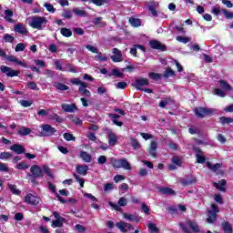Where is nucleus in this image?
I'll return each instance as SVG.
<instances>
[{
	"mask_svg": "<svg viewBox=\"0 0 233 233\" xmlns=\"http://www.w3.org/2000/svg\"><path fill=\"white\" fill-rule=\"evenodd\" d=\"M30 172L28 173L27 176L31 179V183L36 187V185H39V182H37L36 177L43 179L44 174H43V169L41 167L37 165H34L30 168Z\"/></svg>",
	"mask_w": 233,
	"mask_h": 233,
	"instance_id": "obj_1",
	"label": "nucleus"
},
{
	"mask_svg": "<svg viewBox=\"0 0 233 233\" xmlns=\"http://www.w3.org/2000/svg\"><path fill=\"white\" fill-rule=\"evenodd\" d=\"M109 165L114 168H124V170H132V166L127 158L116 159V157H111L109 159Z\"/></svg>",
	"mask_w": 233,
	"mask_h": 233,
	"instance_id": "obj_2",
	"label": "nucleus"
},
{
	"mask_svg": "<svg viewBox=\"0 0 233 233\" xmlns=\"http://www.w3.org/2000/svg\"><path fill=\"white\" fill-rule=\"evenodd\" d=\"M46 23H48V20L45 16H32L30 26L36 30H43L46 26Z\"/></svg>",
	"mask_w": 233,
	"mask_h": 233,
	"instance_id": "obj_3",
	"label": "nucleus"
},
{
	"mask_svg": "<svg viewBox=\"0 0 233 233\" xmlns=\"http://www.w3.org/2000/svg\"><path fill=\"white\" fill-rule=\"evenodd\" d=\"M41 132H39V137H52L56 136L57 129L56 127H51L49 124H44L41 126Z\"/></svg>",
	"mask_w": 233,
	"mask_h": 233,
	"instance_id": "obj_4",
	"label": "nucleus"
},
{
	"mask_svg": "<svg viewBox=\"0 0 233 233\" xmlns=\"http://www.w3.org/2000/svg\"><path fill=\"white\" fill-rule=\"evenodd\" d=\"M194 113H195V116H197V117H200V119H203V117L212 116V114H214V109L199 106V107H195Z\"/></svg>",
	"mask_w": 233,
	"mask_h": 233,
	"instance_id": "obj_5",
	"label": "nucleus"
},
{
	"mask_svg": "<svg viewBox=\"0 0 233 233\" xmlns=\"http://www.w3.org/2000/svg\"><path fill=\"white\" fill-rule=\"evenodd\" d=\"M218 214H219V208L218 205L211 204V209L208 210V223H214L218 219Z\"/></svg>",
	"mask_w": 233,
	"mask_h": 233,
	"instance_id": "obj_6",
	"label": "nucleus"
},
{
	"mask_svg": "<svg viewBox=\"0 0 233 233\" xmlns=\"http://www.w3.org/2000/svg\"><path fill=\"white\" fill-rule=\"evenodd\" d=\"M0 70L2 74H5L7 77H17L19 74H21V71L19 70H14L6 66H2L0 67Z\"/></svg>",
	"mask_w": 233,
	"mask_h": 233,
	"instance_id": "obj_7",
	"label": "nucleus"
},
{
	"mask_svg": "<svg viewBox=\"0 0 233 233\" xmlns=\"http://www.w3.org/2000/svg\"><path fill=\"white\" fill-rule=\"evenodd\" d=\"M53 216L54 218H56V219L52 221L54 227L61 228V227H63V224L66 223V218L61 217V215H59V212L54 211Z\"/></svg>",
	"mask_w": 233,
	"mask_h": 233,
	"instance_id": "obj_8",
	"label": "nucleus"
},
{
	"mask_svg": "<svg viewBox=\"0 0 233 233\" xmlns=\"http://www.w3.org/2000/svg\"><path fill=\"white\" fill-rule=\"evenodd\" d=\"M39 201L40 198L37 196L32 195V193H29L25 197V203H26V205L37 207V205H39Z\"/></svg>",
	"mask_w": 233,
	"mask_h": 233,
	"instance_id": "obj_9",
	"label": "nucleus"
},
{
	"mask_svg": "<svg viewBox=\"0 0 233 233\" xmlns=\"http://www.w3.org/2000/svg\"><path fill=\"white\" fill-rule=\"evenodd\" d=\"M150 85V81L148 78H138L135 81L134 86L137 90H143L144 86H148Z\"/></svg>",
	"mask_w": 233,
	"mask_h": 233,
	"instance_id": "obj_10",
	"label": "nucleus"
},
{
	"mask_svg": "<svg viewBox=\"0 0 233 233\" xmlns=\"http://www.w3.org/2000/svg\"><path fill=\"white\" fill-rule=\"evenodd\" d=\"M149 46L150 48H153V50H160V52H167V46L161 44L157 40L149 41Z\"/></svg>",
	"mask_w": 233,
	"mask_h": 233,
	"instance_id": "obj_11",
	"label": "nucleus"
},
{
	"mask_svg": "<svg viewBox=\"0 0 233 233\" xmlns=\"http://www.w3.org/2000/svg\"><path fill=\"white\" fill-rule=\"evenodd\" d=\"M113 54L115 56H111V59L114 63H121L123 61V53H121V50L117 48H113Z\"/></svg>",
	"mask_w": 233,
	"mask_h": 233,
	"instance_id": "obj_12",
	"label": "nucleus"
},
{
	"mask_svg": "<svg viewBox=\"0 0 233 233\" xmlns=\"http://www.w3.org/2000/svg\"><path fill=\"white\" fill-rule=\"evenodd\" d=\"M213 187L217 188V190H219V192H227V180L226 179H221L218 182H213L212 183Z\"/></svg>",
	"mask_w": 233,
	"mask_h": 233,
	"instance_id": "obj_13",
	"label": "nucleus"
},
{
	"mask_svg": "<svg viewBox=\"0 0 233 233\" xmlns=\"http://www.w3.org/2000/svg\"><path fill=\"white\" fill-rule=\"evenodd\" d=\"M61 108L63 112H67L70 114L73 112H77V106L76 104H62Z\"/></svg>",
	"mask_w": 233,
	"mask_h": 233,
	"instance_id": "obj_14",
	"label": "nucleus"
},
{
	"mask_svg": "<svg viewBox=\"0 0 233 233\" xmlns=\"http://www.w3.org/2000/svg\"><path fill=\"white\" fill-rule=\"evenodd\" d=\"M147 152L151 157H157V142L151 141Z\"/></svg>",
	"mask_w": 233,
	"mask_h": 233,
	"instance_id": "obj_15",
	"label": "nucleus"
},
{
	"mask_svg": "<svg viewBox=\"0 0 233 233\" xmlns=\"http://www.w3.org/2000/svg\"><path fill=\"white\" fill-rule=\"evenodd\" d=\"M14 28L15 32H17V34H21L22 35H26V34H28V29H26V26L22 23L15 25Z\"/></svg>",
	"mask_w": 233,
	"mask_h": 233,
	"instance_id": "obj_16",
	"label": "nucleus"
},
{
	"mask_svg": "<svg viewBox=\"0 0 233 233\" xmlns=\"http://www.w3.org/2000/svg\"><path fill=\"white\" fill-rule=\"evenodd\" d=\"M107 141L109 147H116L117 145V136L114 132L107 133Z\"/></svg>",
	"mask_w": 233,
	"mask_h": 233,
	"instance_id": "obj_17",
	"label": "nucleus"
},
{
	"mask_svg": "<svg viewBox=\"0 0 233 233\" xmlns=\"http://www.w3.org/2000/svg\"><path fill=\"white\" fill-rule=\"evenodd\" d=\"M10 150H12L13 152H15V154H25V147H23V145L21 144H14L10 147Z\"/></svg>",
	"mask_w": 233,
	"mask_h": 233,
	"instance_id": "obj_18",
	"label": "nucleus"
},
{
	"mask_svg": "<svg viewBox=\"0 0 233 233\" xmlns=\"http://www.w3.org/2000/svg\"><path fill=\"white\" fill-rule=\"evenodd\" d=\"M88 88V84H83L82 86H79L78 92L81 94V96H85L86 97H90L92 96V93H90V90L86 89Z\"/></svg>",
	"mask_w": 233,
	"mask_h": 233,
	"instance_id": "obj_19",
	"label": "nucleus"
},
{
	"mask_svg": "<svg viewBox=\"0 0 233 233\" xmlns=\"http://www.w3.org/2000/svg\"><path fill=\"white\" fill-rule=\"evenodd\" d=\"M123 216H124V218L127 219L128 221H134L135 223H139L141 221V217H139V215L124 213Z\"/></svg>",
	"mask_w": 233,
	"mask_h": 233,
	"instance_id": "obj_20",
	"label": "nucleus"
},
{
	"mask_svg": "<svg viewBox=\"0 0 233 233\" xmlns=\"http://www.w3.org/2000/svg\"><path fill=\"white\" fill-rule=\"evenodd\" d=\"M12 17H14V11L10 9H6L5 11V16H4L5 21L11 24L15 23V21Z\"/></svg>",
	"mask_w": 233,
	"mask_h": 233,
	"instance_id": "obj_21",
	"label": "nucleus"
},
{
	"mask_svg": "<svg viewBox=\"0 0 233 233\" xmlns=\"http://www.w3.org/2000/svg\"><path fill=\"white\" fill-rule=\"evenodd\" d=\"M76 172L80 176H86L88 174V166L87 165L76 166Z\"/></svg>",
	"mask_w": 233,
	"mask_h": 233,
	"instance_id": "obj_22",
	"label": "nucleus"
},
{
	"mask_svg": "<svg viewBox=\"0 0 233 233\" xmlns=\"http://www.w3.org/2000/svg\"><path fill=\"white\" fill-rule=\"evenodd\" d=\"M108 117L112 119L114 125H116V127H123V122L117 120L119 117H121L120 115L110 113Z\"/></svg>",
	"mask_w": 233,
	"mask_h": 233,
	"instance_id": "obj_23",
	"label": "nucleus"
},
{
	"mask_svg": "<svg viewBox=\"0 0 233 233\" xmlns=\"http://www.w3.org/2000/svg\"><path fill=\"white\" fill-rule=\"evenodd\" d=\"M218 83L222 90H225L226 92H230V90H232V86H230L228 81L220 79L218 80Z\"/></svg>",
	"mask_w": 233,
	"mask_h": 233,
	"instance_id": "obj_24",
	"label": "nucleus"
},
{
	"mask_svg": "<svg viewBox=\"0 0 233 233\" xmlns=\"http://www.w3.org/2000/svg\"><path fill=\"white\" fill-rule=\"evenodd\" d=\"M7 61H10L11 63H16V65H19L20 66H23V68H26V64H25L23 61L17 59V57L14 56H9L6 57Z\"/></svg>",
	"mask_w": 233,
	"mask_h": 233,
	"instance_id": "obj_25",
	"label": "nucleus"
},
{
	"mask_svg": "<svg viewBox=\"0 0 233 233\" xmlns=\"http://www.w3.org/2000/svg\"><path fill=\"white\" fill-rule=\"evenodd\" d=\"M80 157L85 163L92 162V155L88 154L86 151H80Z\"/></svg>",
	"mask_w": 233,
	"mask_h": 233,
	"instance_id": "obj_26",
	"label": "nucleus"
},
{
	"mask_svg": "<svg viewBox=\"0 0 233 233\" xmlns=\"http://www.w3.org/2000/svg\"><path fill=\"white\" fill-rule=\"evenodd\" d=\"M221 227L224 233H233L232 225L228 221H223Z\"/></svg>",
	"mask_w": 233,
	"mask_h": 233,
	"instance_id": "obj_27",
	"label": "nucleus"
},
{
	"mask_svg": "<svg viewBox=\"0 0 233 233\" xmlns=\"http://www.w3.org/2000/svg\"><path fill=\"white\" fill-rule=\"evenodd\" d=\"M158 191L164 196H174L176 195V191L170 187H160Z\"/></svg>",
	"mask_w": 233,
	"mask_h": 233,
	"instance_id": "obj_28",
	"label": "nucleus"
},
{
	"mask_svg": "<svg viewBox=\"0 0 233 233\" xmlns=\"http://www.w3.org/2000/svg\"><path fill=\"white\" fill-rule=\"evenodd\" d=\"M187 225L189 227V228H191L193 232H199V226H198V222L194 220H187Z\"/></svg>",
	"mask_w": 233,
	"mask_h": 233,
	"instance_id": "obj_29",
	"label": "nucleus"
},
{
	"mask_svg": "<svg viewBox=\"0 0 233 233\" xmlns=\"http://www.w3.org/2000/svg\"><path fill=\"white\" fill-rule=\"evenodd\" d=\"M207 167L209 168V170H212V172H218L219 168H221L222 164L217 163V164H212L210 162H207Z\"/></svg>",
	"mask_w": 233,
	"mask_h": 233,
	"instance_id": "obj_30",
	"label": "nucleus"
},
{
	"mask_svg": "<svg viewBox=\"0 0 233 233\" xmlns=\"http://www.w3.org/2000/svg\"><path fill=\"white\" fill-rule=\"evenodd\" d=\"M68 118L70 119V121H72V123H74V125H76V127H83V120H81V118L77 117V116H74L72 115H70L68 116Z\"/></svg>",
	"mask_w": 233,
	"mask_h": 233,
	"instance_id": "obj_31",
	"label": "nucleus"
},
{
	"mask_svg": "<svg viewBox=\"0 0 233 233\" xmlns=\"http://www.w3.org/2000/svg\"><path fill=\"white\" fill-rule=\"evenodd\" d=\"M108 76L109 77H112V76H114L115 77H119L120 79H123V77H125V75L117 68L112 69L111 73Z\"/></svg>",
	"mask_w": 233,
	"mask_h": 233,
	"instance_id": "obj_32",
	"label": "nucleus"
},
{
	"mask_svg": "<svg viewBox=\"0 0 233 233\" xmlns=\"http://www.w3.org/2000/svg\"><path fill=\"white\" fill-rule=\"evenodd\" d=\"M60 34L63 35V37H72V29L62 27L60 29Z\"/></svg>",
	"mask_w": 233,
	"mask_h": 233,
	"instance_id": "obj_33",
	"label": "nucleus"
},
{
	"mask_svg": "<svg viewBox=\"0 0 233 233\" xmlns=\"http://www.w3.org/2000/svg\"><path fill=\"white\" fill-rule=\"evenodd\" d=\"M54 86L56 87V90H60L61 92H65L66 90L70 89V87H68V86H66L61 82L55 83Z\"/></svg>",
	"mask_w": 233,
	"mask_h": 233,
	"instance_id": "obj_34",
	"label": "nucleus"
},
{
	"mask_svg": "<svg viewBox=\"0 0 233 233\" xmlns=\"http://www.w3.org/2000/svg\"><path fill=\"white\" fill-rule=\"evenodd\" d=\"M97 55L95 56V61H100V62H106L108 61V56L106 55H103V53L99 52L96 53Z\"/></svg>",
	"mask_w": 233,
	"mask_h": 233,
	"instance_id": "obj_35",
	"label": "nucleus"
},
{
	"mask_svg": "<svg viewBox=\"0 0 233 233\" xmlns=\"http://www.w3.org/2000/svg\"><path fill=\"white\" fill-rule=\"evenodd\" d=\"M31 133H32V129L25 127H22L18 130V136H28Z\"/></svg>",
	"mask_w": 233,
	"mask_h": 233,
	"instance_id": "obj_36",
	"label": "nucleus"
},
{
	"mask_svg": "<svg viewBox=\"0 0 233 233\" xmlns=\"http://www.w3.org/2000/svg\"><path fill=\"white\" fill-rule=\"evenodd\" d=\"M129 23L131 26H134V28H137L141 25V20L139 18L130 17Z\"/></svg>",
	"mask_w": 233,
	"mask_h": 233,
	"instance_id": "obj_37",
	"label": "nucleus"
},
{
	"mask_svg": "<svg viewBox=\"0 0 233 233\" xmlns=\"http://www.w3.org/2000/svg\"><path fill=\"white\" fill-rule=\"evenodd\" d=\"M116 227L119 228L120 232H123V233L128 232V230L127 229V222H123V221L117 222L116 224Z\"/></svg>",
	"mask_w": 233,
	"mask_h": 233,
	"instance_id": "obj_38",
	"label": "nucleus"
},
{
	"mask_svg": "<svg viewBox=\"0 0 233 233\" xmlns=\"http://www.w3.org/2000/svg\"><path fill=\"white\" fill-rule=\"evenodd\" d=\"M10 192L14 194L15 196H20L21 195V190L17 189V187L14 184H9L8 185Z\"/></svg>",
	"mask_w": 233,
	"mask_h": 233,
	"instance_id": "obj_39",
	"label": "nucleus"
},
{
	"mask_svg": "<svg viewBox=\"0 0 233 233\" xmlns=\"http://www.w3.org/2000/svg\"><path fill=\"white\" fill-rule=\"evenodd\" d=\"M130 141L131 147L134 148V150H139V148H141V144L139 143V141H137V139L131 137Z\"/></svg>",
	"mask_w": 233,
	"mask_h": 233,
	"instance_id": "obj_40",
	"label": "nucleus"
},
{
	"mask_svg": "<svg viewBox=\"0 0 233 233\" xmlns=\"http://www.w3.org/2000/svg\"><path fill=\"white\" fill-rule=\"evenodd\" d=\"M73 12L77 15V17H86V11L83 9L74 8Z\"/></svg>",
	"mask_w": 233,
	"mask_h": 233,
	"instance_id": "obj_41",
	"label": "nucleus"
},
{
	"mask_svg": "<svg viewBox=\"0 0 233 233\" xmlns=\"http://www.w3.org/2000/svg\"><path fill=\"white\" fill-rule=\"evenodd\" d=\"M196 177H192L190 179H184L182 180L183 187H190V185H194V183H197Z\"/></svg>",
	"mask_w": 233,
	"mask_h": 233,
	"instance_id": "obj_42",
	"label": "nucleus"
},
{
	"mask_svg": "<svg viewBox=\"0 0 233 233\" xmlns=\"http://www.w3.org/2000/svg\"><path fill=\"white\" fill-rule=\"evenodd\" d=\"M176 73L173 71L172 67H167L163 74V77L168 79V77H172Z\"/></svg>",
	"mask_w": 233,
	"mask_h": 233,
	"instance_id": "obj_43",
	"label": "nucleus"
},
{
	"mask_svg": "<svg viewBox=\"0 0 233 233\" xmlns=\"http://www.w3.org/2000/svg\"><path fill=\"white\" fill-rule=\"evenodd\" d=\"M15 168H17V170H28L30 165L26 164V162H20L16 165Z\"/></svg>",
	"mask_w": 233,
	"mask_h": 233,
	"instance_id": "obj_44",
	"label": "nucleus"
},
{
	"mask_svg": "<svg viewBox=\"0 0 233 233\" xmlns=\"http://www.w3.org/2000/svg\"><path fill=\"white\" fill-rule=\"evenodd\" d=\"M147 228L149 229V233H159V228H157L154 223L147 224Z\"/></svg>",
	"mask_w": 233,
	"mask_h": 233,
	"instance_id": "obj_45",
	"label": "nucleus"
},
{
	"mask_svg": "<svg viewBox=\"0 0 233 233\" xmlns=\"http://www.w3.org/2000/svg\"><path fill=\"white\" fill-rule=\"evenodd\" d=\"M219 121L221 125H229V123H233V118H230L228 116H220Z\"/></svg>",
	"mask_w": 233,
	"mask_h": 233,
	"instance_id": "obj_46",
	"label": "nucleus"
},
{
	"mask_svg": "<svg viewBox=\"0 0 233 233\" xmlns=\"http://www.w3.org/2000/svg\"><path fill=\"white\" fill-rule=\"evenodd\" d=\"M42 172H44V174H46V176H48V177H51V179H54V175L52 174V171L50 170V167H48V166H43Z\"/></svg>",
	"mask_w": 233,
	"mask_h": 233,
	"instance_id": "obj_47",
	"label": "nucleus"
},
{
	"mask_svg": "<svg viewBox=\"0 0 233 233\" xmlns=\"http://www.w3.org/2000/svg\"><path fill=\"white\" fill-rule=\"evenodd\" d=\"M148 77L149 79H153L154 81H159V79H161V74L150 72L148 73Z\"/></svg>",
	"mask_w": 233,
	"mask_h": 233,
	"instance_id": "obj_48",
	"label": "nucleus"
},
{
	"mask_svg": "<svg viewBox=\"0 0 233 233\" xmlns=\"http://www.w3.org/2000/svg\"><path fill=\"white\" fill-rule=\"evenodd\" d=\"M214 94L215 96H218V97H226L227 93L224 91V89H220V88H215L214 89Z\"/></svg>",
	"mask_w": 233,
	"mask_h": 233,
	"instance_id": "obj_49",
	"label": "nucleus"
},
{
	"mask_svg": "<svg viewBox=\"0 0 233 233\" xmlns=\"http://www.w3.org/2000/svg\"><path fill=\"white\" fill-rule=\"evenodd\" d=\"M4 41L5 43H14V41H15V38L10 34H5Z\"/></svg>",
	"mask_w": 233,
	"mask_h": 233,
	"instance_id": "obj_50",
	"label": "nucleus"
},
{
	"mask_svg": "<svg viewBox=\"0 0 233 233\" xmlns=\"http://www.w3.org/2000/svg\"><path fill=\"white\" fill-rule=\"evenodd\" d=\"M73 176H74L76 181H77L79 183L81 188H85V178H81L79 177V175H77V174H74Z\"/></svg>",
	"mask_w": 233,
	"mask_h": 233,
	"instance_id": "obj_51",
	"label": "nucleus"
},
{
	"mask_svg": "<svg viewBox=\"0 0 233 233\" xmlns=\"http://www.w3.org/2000/svg\"><path fill=\"white\" fill-rule=\"evenodd\" d=\"M62 17H65V19H72V11H70V9H64Z\"/></svg>",
	"mask_w": 233,
	"mask_h": 233,
	"instance_id": "obj_52",
	"label": "nucleus"
},
{
	"mask_svg": "<svg viewBox=\"0 0 233 233\" xmlns=\"http://www.w3.org/2000/svg\"><path fill=\"white\" fill-rule=\"evenodd\" d=\"M177 41L187 45V43H190V38H188L187 36L178 35V36H177Z\"/></svg>",
	"mask_w": 233,
	"mask_h": 233,
	"instance_id": "obj_53",
	"label": "nucleus"
},
{
	"mask_svg": "<svg viewBox=\"0 0 233 233\" xmlns=\"http://www.w3.org/2000/svg\"><path fill=\"white\" fill-rule=\"evenodd\" d=\"M86 137L87 139H89V141H93L94 143L97 141V137L96 136V133L89 132L87 133Z\"/></svg>",
	"mask_w": 233,
	"mask_h": 233,
	"instance_id": "obj_54",
	"label": "nucleus"
},
{
	"mask_svg": "<svg viewBox=\"0 0 233 233\" xmlns=\"http://www.w3.org/2000/svg\"><path fill=\"white\" fill-rule=\"evenodd\" d=\"M64 139H66V141H76V137L71 133H65Z\"/></svg>",
	"mask_w": 233,
	"mask_h": 233,
	"instance_id": "obj_55",
	"label": "nucleus"
},
{
	"mask_svg": "<svg viewBox=\"0 0 233 233\" xmlns=\"http://www.w3.org/2000/svg\"><path fill=\"white\" fill-rule=\"evenodd\" d=\"M221 12L224 14L226 19H233V13L227 9H222Z\"/></svg>",
	"mask_w": 233,
	"mask_h": 233,
	"instance_id": "obj_56",
	"label": "nucleus"
},
{
	"mask_svg": "<svg viewBox=\"0 0 233 233\" xmlns=\"http://www.w3.org/2000/svg\"><path fill=\"white\" fill-rule=\"evenodd\" d=\"M197 157V163H199L200 165H203L207 161V157L203 155H196Z\"/></svg>",
	"mask_w": 233,
	"mask_h": 233,
	"instance_id": "obj_57",
	"label": "nucleus"
},
{
	"mask_svg": "<svg viewBox=\"0 0 233 233\" xmlns=\"http://www.w3.org/2000/svg\"><path fill=\"white\" fill-rule=\"evenodd\" d=\"M12 157V153L10 152H1L0 153V159H10Z\"/></svg>",
	"mask_w": 233,
	"mask_h": 233,
	"instance_id": "obj_58",
	"label": "nucleus"
},
{
	"mask_svg": "<svg viewBox=\"0 0 233 233\" xmlns=\"http://www.w3.org/2000/svg\"><path fill=\"white\" fill-rule=\"evenodd\" d=\"M73 32L76 35H85V30L81 27H75L73 29Z\"/></svg>",
	"mask_w": 233,
	"mask_h": 233,
	"instance_id": "obj_59",
	"label": "nucleus"
},
{
	"mask_svg": "<svg viewBox=\"0 0 233 233\" xmlns=\"http://www.w3.org/2000/svg\"><path fill=\"white\" fill-rule=\"evenodd\" d=\"M70 82L72 83V85H76V86H83V85H85L86 83V82L81 81L79 78L71 79Z\"/></svg>",
	"mask_w": 233,
	"mask_h": 233,
	"instance_id": "obj_60",
	"label": "nucleus"
},
{
	"mask_svg": "<svg viewBox=\"0 0 233 233\" xmlns=\"http://www.w3.org/2000/svg\"><path fill=\"white\" fill-rule=\"evenodd\" d=\"M172 163H174V165H177V167H181L182 165V161L181 158H179L178 157H173L171 159Z\"/></svg>",
	"mask_w": 233,
	"mask_h": 233,
	"instance_id": "obj_61",
	"label": "nucleus"
},
{
	"mask_svg": "<svg viewBox=\"0 0 233 233\" xmlns=\"http://www.w3.org/2000/svg\"><path fill=\"white\" fill-rule=\"evenodd\" d=\"M25 44L19 43V44H17V45L15 46V52H23V51H25Z\"/></svg>",
	"mask_w": 233,
	"mask_h": 233,
	"instance_id": "obj_62",
	"label": "nucleus"
},
{
	"mask_svg": "<svg viewBox=\"0 0 233 233\" xmlns=\"http://www.w3.org/2000/svg\"><path fill=\"white\" fill-rule=\"evenodd\" d=\"M45 8H46L47 12H52V14H54V12H56V9L54 8V5L48 3H46L44 5Z\"/></svg>",
	"mask_w": 233,
	"mask_h": 233,
	"instance_id": "obj_63",
	"label": "nucleus"
},
{
	"mask_svg": "<svg viewBox=\"0 0 233 233\" xmlns=\"http://www.w3.org/2000/svg\"><path fill=\"white\" fill-rule=\"evenodd\" d=\"M99 165H105L106 164V156H99L97 158Z\"/></svg>",
	"mask_w": 233,
	"mask_h": 233,
	"instance_id": "obj_64",
	"label": "nucleus"
}]
</instances>
